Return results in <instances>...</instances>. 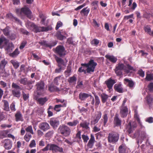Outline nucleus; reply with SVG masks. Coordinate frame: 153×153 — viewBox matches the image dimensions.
<instances>
[{"mask_svg":"<svg viewBox=\"0 0 153 153\" xmlns=\"http://www.w3.org/2000/svg\"><path fill=\"white\" fill-rule=\"evenodd\" d=\"M97 65V63L95 62L93 60L91 59L88 63H82V66L79 68L78 71L80 73L84 72L85 74L86 70H85L84 67H85L87 68L86 70L87 72L91 74L94 72Z\"/></svg>","mask_w":153,"mask_h":153,"instance_id":"obj_1","label":"nucleus"},{"mask_svg":"<svg viewBox=\"0 0 153 153\" xmlns=\"http://www.w3.org/2000/svg\"><path fill=\"white\" fill-rule=\"evenodd\" d=\"M48 150L52 151L53 153L59 152H62L63 151V148L54 144H48L45 147L42 149L43 151H47Z\"/></svg>","mask_w":153,"mask_h":153,"instance_id":"obj_2","label":"nucleus"},{"mask_svg":"<svg viewBox=\"0 0 153 153\" xmlns=\"http://www.w3.org/2000/svg\"><path fill=\"white\" fill-rule=\"evenodd\" d=\"M58 132L65 137L69 136L71 134V129L68 126L62 125H60L58 129Z\"/></svg>","mask_w":153,"mask_h":153,"instance_id":"obj_3","label":"nucleus"},{"mask_svg":"<svg viewBox=\"0 0 153 153\" xmlns=\"http://www.w3.org/2000/svg\"><path fill=\"white\" fill-rule=\"evenodd\" d=\"M12 88L13 89L12 90V93L14 97L18 98L21 96L20 91L22 90L21 87L16 83L13 82L12 85Z\"/></svg>","mask_w":153,"mask_h":153,"instance_id":"obj_4","label":"nucleus"},{"mask_svg":"<svg viewBox=\"0 0 153 153\" xmlns=\"http://www.w3.org/2000/svg\"><path fill=\"white\" fill-rule=\"evenodd\" d=\"M119 139V134L116 132H111L110 133L108 137V140L109 143H114Z\"/></svg>","mask_w":153,"mask_h":153,"instance_id":"obj_5","label":"nucleus"},{"mask_svg":"<svg viewBox=\"0 0 153 153\" xmlns=\"http://www.w3.org/2000/svg\"><path fill=\"white\" fill-rule=\"evenodd\" d=\"M137 125L136 122H133L132 123L129 122L126 127V132L128 133V134L132 133L137 128Z\"/></svg>","mask_w":153,"mask_h":153,"instance_id":"obj_6","label":"nucleus"},{"mask_svg":"<svg viewBox=\"0 0 153 153\" xmlns=\"http://www.w3.org/2000/svg\"><path fill=\"white\" fill-rule=\"evenodd\" d=\"M124 65L123 63H119L116 66L114 71L117 76H121L123 75L122 71L125 68Z\"/></svg>","mask_w":153,"mask_h":153,"instance_id":"obj_7","label":"nucleus"},{"mask_svg":"<svg viewBox=\"0 0 153 153\" xmlns=\"http://www.w3.org/2000/svg\"><path fill=\"white\" fill-rule=\"evenodd\" d=\"M55 52L59 56L62 57L66 54V51L64 47L62 45H59L56 48Z\"/></svg>","mask_w":153,"mask_h":153,"instance_id":"obj_8","label":"nucleus"},{"mask_svg":"<svg viewBox=\"0 0 153 153\" xmlns=\"http://www.w3.org/2000/svg\"><path fill=\"white\" fill-rule=\"evenodd\" d=\"M66 35H67V34L66 32L63 30H62L57 31L55 36L59 40H62L64 39H66V36H65Z\"/></svg>","mask_w":153,"mask_h":153,"instance_id":"obj_9","label":"nucleus"},{"mask_svg":"<svg viewBox=\"0 0 153 153\" xmlns=\"http://www.w3.org/2000/svg\"><path fill=\"white\" fill-rule=\"evenodd\" d=\"M18 81L21 84H22L23 85H27L29 86L30 89H31L33 87V86L31 85L32 83V81L28 80V79L27 78H22L20 79H19Z\"/></svg>","mask_w":153,"mask_h":153,"instance_id":"obj_10","label":"nucleus"},{"mask_svg":"<svg viewBox=\"0 0 153 153\" xmlns=\"http://www.w3.org/2000/svg\"><path fill=\"white\" fill-rule=\"evenodd\" d=\"M49 123L53 128L55 129L59 125V122L56 118H52L50 119Z\"/></svg>","mask_w":153,"mask_h":153,"instance_id":"obj_11","label":"nucleus"},{"mask_svg":"<svg viewBox=\"0 0 153 153\" xmlns=\"http://www.w3.org/2000/svg\"><path fill=\"white\" fill-rule=\"evenodd\" d=\"M4 143V147L5 149L9 150L10 149L12 145V141L9 139H5L2 141Z\"/></svg>","mask_w":153,"mask_h":153,"instance_id":"obj_12","label":"nucleus"},{"mask_svg":"<svg viewBox=\"0 0 153 153\" xmlns=\"http://www.w3.org/2000/svg\"><path fill=\"white\" fill-rule=\"evenodd\" d=\"M39 128L44 131H45L50 128L49 124L47 122H43L40 123L39 126Z\"/></svg>","mask_w":153,"mask_h":153,"instance_id":"obj_13","label":"nucleus"},{"mask_svg":"<svg viewBox=\"0 0 153 153\" xmlns=\"http://www.w3.org/2000/svg\"><path fill=\"white\" fill-rule=\"evenodd\" d=\"M21 12L25 15H26L27 17L31 19V12L30 9L26 7H25L21 9Z\"/></svg>","mask_w":153,"mask_h":153,"instance_id":"obj_14","label":"nucleus"},{"mask_svg":"<svg viewBox=\"0 0 153 153\" xmlns=\"http://www.w3.org/2000/svg\"><path fill=\"white\" fill-rule=\"evenodd\" d=\"M39 43L41 45L49 47L50 48L54 46L56 44V42H53L50 43H48L47 41L44 40L39 42Z\"/></svg>","mask_w":153,"mask_h":153,"instance_id":"obj_15","label":"nucleus"},{"mask_svg":"<svg viewBox=\"0 0 153 153\" xmlns=\"http://www.w3.org/2000/svg\"><path fill=\"white\" fill-rule=\"evenodd\" d=\"M128 110L126 106H121L120 111V114L122 117H126L128 114Z\"/></svg>","mask_w":153,"mask_h":153,"instance_id":"obj_16","label":"nucleus"},{"mask_svg":"<svg viewBox=\"0 0 153 153\" xmlns=\"http://www.w3.org/2000/svg\"><path fill=\"white\" fill-rule=\"evenodd\" d=\"M31 27L33 28V30L36 33L43 32V27L38 26L33 23L30 24Z\"/></svg>","mask_w":153,"mask_h":153,"instance_id":"obj_17","label":"nucleus"},{"mask_svg":"<svg viewBox=\"0 0 153 153\" xmlns=\"http://www.w3.org/2000/svg\"><path fill=\"white\" fill-rule=\"evenodd\" d=\"M89 97L91 99L92 96L89 94L84 92L80 93L79 96V99L81 101H85Z\"/></svg>","mask_w":153,"mask_h":153,"instance_id":"obj_18","label":"nucleus"},{"mask_svg":"<svg viewBox=\"0 0 153 153\" xmlns=\"http://www.w3.org/2000/svg\"><path fill=\"white\" fill-rule=\"evenodd\" d=\"M116 82L115 80L114 79H112L111 78H109L105 82L107 87L109 90L112 89L114 84Z\"/></svg>","mask_w":153,"mask_h":153,"instance_id":"obj_19","label":"nucleus"},{"mask_svg":"<svg viewBox=\"0 0 153 153\" xmlns=\"http://www.w3.org/2000/svg\"><path fill=\"white\" fill-rule=\"evenodd\" d=\"M124 83L131 89L133 88L135 84L134 83L132 80L127 78L124 79Z\"/></svg>","mask_w":153,"mask_h":153,"instance_id":"obj_20","label":"nucleus"},{"mask_svg":"<svg viewBox=\"0 0 153 153\" xmlns=\"http://www.w3.org/2000/svg\"><path fill=\"white\" fill-rule=\"evenodd\" d=\"M37 90L38 91H43L44 89L45 83L43 81H40L36 84Z\"/></svg>","mask_w":153,"mask_h":153,"instance_id":"obj_21","label":"nucleus"},{"mask_svg":"<svg viewBox=\"0 0 153 153\" xmlns=\"http://www.w3.org/2000/svg\"><path fill=\"white\" fill-rule=\"evenodd\" d=\"M121 83L115 84L114 86V88L115 91L119 93L123 92V89Z\"/></svg>","mask_w":153,"mask_h":153,"instance_id":"obj_22","label":"nucleus"},{"mask_svg":"<svg viewBox=\"0 0 153 153\" xmlns=\"http://www.w3.org/2000/svg\"><path fill=\"white\" fill-rule=\"evenodd\" d=\"M15 120L16 122L23 121L24 120L22 115L20 111H17L15 115Z\"/></svg>","mask_w":153,"mask_h":153,"instance_id":"obj_23","label":"nucleus"},{"mask_svg":"<svg viewBox=\"0 0 153 153\" xmlns=\"http://www.w3.org/2000/svg\"><path fill=\"white\" fill-rule=\"evenodd\" d=\"M102 114L100 112H98L95 115V117L94 119L91 121V123L93 124H95L99 121L101 117Z\"/></svg>","mask_w":153,"mask_h":153,"instance_id":"obj_24","label":"nucleus"},{"mask_svg":"<svg viewBox=\"0 0 153 153\" xmlns=\"http://www.w3.org/2000/svg\"><path fill=\"white\" fill-rule=\"evenodd\" d=\"M49 91L52 92H59L60 91L59 89L57 87L53 84H51L48 86Z\"/></svg>","mask_w":153,"mask_h":153,"instance_id":"obj_25","label":"nucleus"},{"mask_svg":"<svg viewBox=\"0 0 153 153\" xmlns=\"http://www.w3.org/2000/svg\"><path fill=\"white\" fill-rule=\"evenodd\" d=\"M105 57L113 63H115L117 60V58L113 55L107 54L105 56Z\"/></svg>","mask_w":153,"mask_h":153,"instance_id":"obj_26","label":"nucleus"},{"mask_svg":"<svg viewBox=\"0 0 153 153\" xmlns=\"http://www.w3.org/2000/svg\"><path fill=\"white\" fill-rule=\"evenodd\" d=\"M8 40L4 36L0 38V46L3 47L7 45Z\"/></svg>","mask_w":153,"mask_h":153,"instance_id":"obj_27","label":"nucleus"},{"mask_svg":"<svg viewBox=\"0 0 153 153\" xmlns=\"http://www.w3.org/2000/svg\"><path fill=\"white\" fill-rule=\"evenodd\" d=\"M90 123L89 122L85 121L81 123L80 125V127L85 130H89L90 127H89Z\"/></svg>","mask_w":153,"mask_h":153,"instance_id":"obj_28","label":"nucleus"},{"mask_svg":"<svg viewBox=\"0 0 153 153\" xmlns=\"http://www.w3.org/2000/svg\"><path fill=\"white\" fill-rule=\"evenodd\" d=\"M36 100L37 103L41 105H43L47 101L48 99L46 97H45L44 98H36Z\"/></svg>","mask_w":153,"mask_h":153,"instance_id":"obj_29","label":"nucleus"},{"mask_svg":"<svg viewBox=\"0 0 153 153\" xmlns=\"http://www.w3.org/2000/svg\"><path fill=\"white\" fill-rule=\"evenodd\" d=\"M95 139L93 135L91 134V137L87 144V146L89 148H92L94 145Z\"/></svg>","mask_w":153,"mask_h":153,"instance_id":"obj_30","label":"nucleus"},{"mask_svg":"<svg viewBox=\"0 0 153 153\" xmlns=\"http://www.w3.org/2000/svg\"><path fill=\"white\" fill-rule=\"evenodd\" d=\"M113 122L115 126H119L121 125V120L117 114H116L114 117Z\"/></svg>","mask_w":153,"mask_h":153,"instance_id":"obj_31","label":"nucleus"},{"mask_svg":"<svg viewBox=\"0 0 153 153\" xmlns=\"http://www.w3.org/2000/svg\"><path fill=\"white\" fill-rule=\"evenodd\" d=\"M108 112L107 111H105L104 112V114L102 116L103 120V123L104 126H105L106 123L108 122Z\"/></svg>","mask_w":153,"mask_h":153,"instance_id":"obj_32","label":"nucleus"},{"mask_svg":"<svg viewBox=\"0 0 153 153\" xmlns=\"http://www.w3.org/2000/svg\"><path fill=\"white\" fill-rule=\"evenodd\" d=\"M66 106V103H64L62 105H55L53 109L56 112H59L61 111V107H65Z\"/></svg>","mask_w":153,"mask_h":153,"instance_id":"obj_33","label":"nucleus"},{"mask_svg":"<svg viewBox=\"0 0 153 153\" xmlns=\"http://www.w3.org/2000/svg\"><path fill=\"white\" fill-rule=\"evenodd\" d=\"M99 96L101 98L102 102L103 103L106 102L109 97L105 93L101 94Z\"/></svg>","mask_w":153,"mask_h":153,"instance_id":"obj_34","label":"nucleus"},{"mask_svg":"<svg viewBox=\"0 0 153 153\" xmlns=\"http://www.w3.org/2000/svg\"><path fill=\"white\" fill-rule=\"evenodd\" d=\"M7 17L12 21L19 22L20 20L17 18L15 17L11 13L7 14Z\"/></svg>","mask_w":153,"mask_h":153,"instance_id":"obj_35","label":"nucleus"},{"mask_svg":"<svg viewBox=\"0 0 153 153\" xmlns=\"http://www.w3.org/2000/svg\"><path fill=\"white\" fill-rule=\"evenodd\" d=\"M134 117L135 119L136 120L138 123L140 125V127L141 128H143V125L140 122V119L139 117V116L138 114V113L136 111H134Z\"/></svg>","mask_w":153,"mask_h":153,"instance_id":"obj_36","label":"nucleus"},{"mask_svg":"<svg viewBox=\"0 0 153 153\" xmlns=\"http://www.w3.org/2000/svg\"><path fill=\"white\" fill-rule=\"evenodd\" d=\"M146 100L150 107H153V99L150 96L148 95L147 96Z\"/></svg>","mask_w":153,"mask_h":153,"instance_id":"obj_37","label":"nucleus"},{"mask_svg":"<svg viewBox=\"0 0 153 153\" xmlns=\"http://www.w3.org/2000/svg\"><path fill=\"white\" fill-rule=\"evenodd\" d=\"M7 63V61L4 59L1 60L0 63V69L4 71L5 67Z\"/></svg>","mask_w":153,"mask_h":153,"instance_id":"obj_38","label":"nucleus"},{"mask_svg":"<svg viewBox=\"0 0 153 153\" xmlns=\"http://www.w3.org/2000/svg\"><path fill=\"white\" fill-rule=\"evenodd\" d=\"M10 132V130H7L2 131L0 133V138H3L7 137V134Z\"/></svg>","mask_w":153,"mask_h":153,"instance_id":"obj_39","label":"nucleus"},{"mask_svg":"<svg viewBox=\"0 0 153 153\" xmlns=\"http://www.w3.org/2000/svg\"><path fill=\"white\" fill-rule=\"evenodd\" d=\"M87 8V7L84 8L81 11L80 13L81 14H83L84 16H87L90 10L89 8Z\"/></svg>","mask_w":153,"mask_h":153,"instance_id":"obj_40","label":"nucleus"},{"mask_svg":"<svg viewBox=\"0 0 153 153\" xmlns=\"http://www.w3.org/2000/svg\"><path fill=\"white\" fill-rule=\"evenodd\" d=\"M99 1H94L92 2L91 4L92 6V9L93 10H97L98 7V3Z\"/></svg>","mask_w":153,"mask_h":153,"instance_id":"obj_41","label":"nucleus"},{"mask_svg":"<svg viewBox=\"0 0 153 153\" xmlns=\"http://www.w3.org/2000/svg\"><path fill=\"white\" fill-rule=\"evenodd\" d=\"M71 71V67L70 65L67 66V69L64 72V74L66 77L69 76L70 75V73Z\"/></svg>","mask_w":153,"mask_h":153,"instance_id":"obj_42","label":"nucleus"},{"mask_svg":"<svg viewBox=\"0 0 153 153\" xmlns=\"http://www.w3.org/2000/svg\"><path fill=\"white\" fill-rule=\"evenodd\" d=\"M77 80L76 77L74 75L72 77H69L68 80L70 83H75Z\"/></svg>","mask_w":153,"mask_h":153,"instance_id":"obj_43","label":"nucleus"},{"mask_svg":"<svg viewBox=\"0 0 153 153\" xmlns=\"http://www.w3.org/2000/svg\"><path fill=\"white\" fill-rule=\"evenodd\" d=\"M79 123V121L77 120H75L72 122H68L67 123V124L69 126L72 127L76 126Z\"/></svg>","mask_w":153,"mask_h":153,"instance_id":"obj_44","label":"nucleus"},{"mask_svg":"<svg viewBox=\"0 0 153 153\" xmlns=\"http://www.w3.org/2000/svg\"><path fill=\"white\" fill-rule=\"evenodd\" d=\"M143 29L145 32L149 35L151 32V26L149 25H145L143 27Z\"/></svg>","mask_w":153,"mask_h":153,"instance_id":"obj_45","label":"nucleus"},{"mask_svg":"<svg viewBox=\"0 0 153 153\" xmlns=\"http://www.w3.org/2000/svg\"><path fill=\"white\" fill-rule=\"evenodd\" d=\"M39 17L41 19V22L43 25H45V21L47 18V17L45 15L40 14L39 15Z\"/></svg>","mask_w":153,"mask_h":153,"instance_id":"obj_46","label":"nucleus"},{"mask_svg":"<svg viewBox=\"0 0 153 153\" xmlns=\"http://www.w3.org/2000/svg\"><path fill=\"white\" fill-rule=\"evenodd\" d=\"M19 53L18 49L16 48L13 53L10 54V56L13 57H15L18 56Z\"/></svg>","mask_w":153,"mask_h":153,"instance_id":"obj_47","label":"nucleus"},{"mask_svg":"<svg viewBox=\"0 0 153 153\" xmlns=\"http://www.w3.org/2000/svg\"><path fill=\"white\" fill-rule=\"evenodd\" d=\"M56 60L58 63H60L64 66H66L65 64V63L64 60L62 58L59 57H56Z\"/></svg>","mask_w":153,"mask_h":153,"instance_id":"obj_48","label":"nucleus"},{"mask_svg":"<svg viewBox=\"0 0 153 153\" xmlns=\"http://www.w3.org/2000/svg\"><path fill=\"white\" fill-rule=\"evenodd\" d=\"M10 62L15 69H16L19 67V64L17 61L11 60Z\"/></svg>","mask_w":153,"mask_h":153,"instance_id":"obj_49","label":"nucleus"},{"mask_svg":"<svg viewBox=\"0 0 153 153\" xmlns=\"http://www.w3.org/2000/svg\"><path fill=\"white\" fill-rule=\"evenodd\" d=\"M9 27L7 26L3 30V32L4 34L7 36H9L10 32L9 31Z\"/></svg>","mask_w":153,"mask_h":153,"instance_id":"obj_50","label":"nucleus"},{"mask_svg":"<svg viewBox=\"0 0 153 153\" xmlns=\"http://www.w3.org/2000/svg\"><path fill=\"white\" fill-rule=\"evenodd\" d=\"M54 133V131L53 130L49 131L45 134V137L47 138L51 137L53 136Z\"/></svg>","mask_w":153,"mask_h":153,"instance_id":"obj_51","label":"nucleus"},{"mask_svg":"<svg viewBox=\"0 0 153 153\" xmlns=\"http://www.w3.org/2000/svg\"><path fill=\"white\" fill-rule=\"evenodd\" d=\"M145 79L148 81H151L153 80V74H147Z\"/></svg>","mask_w":153,"mask_h":153,"instance_id":"obj_52","label":"nucleus"},{"mask_svg":"<svg viewBox=\"0 0 153 153\" xmlns=\"http://www.w3.org/2000/svg\"><path fill=\"white\" fill-rule=\"evenodd\" d=\"M3 101L4 110L8 111L9 109V104L8 102L6 100H4Z\"/></svg>","mask_w":153,"mask_h":153,"instance_id":"obj_53","label":"nucleus"},{"mask_svg":"<svg viewBox=\"0 0 153 153\" xmlns=\"http://www.w3.org/2000/svg\"><path fill=\"white\" fill-rule=\"evenodd\" d=\"M22 97L24 101H26L29 98V94H25L24 91L22 92Z\"/></svg>","mask_w":153,"mask_h":153,"instance_id":"obj_54","label":"nucleus"},{"mask_svg":"<svg viewBox=\"0 0 153 153\" xmlns=\"http://www.w3.org/2000/svg\"><path fill=\"white\" fill-rule=\"evenodd\" d=\"M95 99V105L98 106L100 103V101L99 97L95 94H94Z\"/></svg>","mask_w":153,"mask_h":153,"instance_id":"obj_55","label":"nucleus"},{"mask_svg":"<svg viewBox=\"0 0 153 153\" xmlns=\"http://www.w3.org/2000/svg\"><path fill=\"white\" fill-rule=\"evenodd\" d=\"M31 137V135L30 134H26L24 137V138L26 142L29 141L30 138Z\"/></svg>","mask_w":153,"mask_h":153,"instance_id":"obj_56","label":"nucleus"},{"mask_svg":"<svg viewBox=\"0 0 153 153\" xmlns=\"http://www.w3.org/2000/svg\"><path fill=\"white\" fill-rule=\"evenodd\" d=\"M53 28L51 25H49L46 27H43V32H47L49 30H51Z\"/></svg>","mask_w":153,"mask_h":153,"instance_id":"obj_57","label":"nucleus"},{"mask_svg":"<svg viewBox=\"0 0 153 153\" xmlns=\"http://www.w3.org/2000/svg\"><path fill=\"white\" fill-rule=\"evenodd\" d=\"M25 130L27 132H30L32 134H33V132L31 126H28L25 128Z\"/></svg>","mask_w":153,"mask_h":153,"instance_id":"obj_58","label":"nucleus"},{"mask_svg":"<svg viewBox=\"0 0 153 153\" xmlns=\"http://www.w3.org/2000/svg\"><path fill=\"white\" fill-rule=\"evenodd\" d=\"M62 25L63 24L60 21L58 22L57 23L55 27L56 30H58L60 27H62Z\"/></svg>","mask_w":153,"mask_h":153,"instance_id":"obj_59","label":"nucleus"},{"mask_svg":"<svg viewBox=\"0 0 153 153\" xmlns=\"http://www.w3.org/2000/svg\"><path fill=\"white\" fill-rule=\"evenodd\" d=\"M61 77L60 76H58L56 77L54 79L53 82L56 85H58L59 83H58V80L60 79Z\"/></svg>","mask_w":153,"mask_h":153,"instance_id":"obj_60","label":"nucleus"},{"mask_svg":"<svg viewBox=\"0 0 153 153\" xmlns=\"http://www.w3.org/2000/svg\"><path fill=\"white\" fill-rule=\"evenodd\" d=\"M99 43V41L97 39H94L91 42V44L92 45H97Z\"/></svg>","mask_w":153,"mask_h":153,"instance_id":"obj_61","label":"nucleus"},{"mask_svg":"<svg viewBox=\"0 0 153 153\" xmlns=\"http://www.w3.org/2000/svg\"><path fill=\"white\" fill-rule=\"evenodd\" d=\"M8 37L11 40H14L16 39V35L14 33H11L10 34H9V36Z\"/></svg>","mask_w":153,"mask_h":153,"instance_id":"obj_62","label":"nucleus"},{"mask_svg":"<svg viewBox=\"0 0 153 153\" xmlns=\"http://www.w3.org/2000/svg\"><path fill=\"white\" fill-rule=\"evenodd\" d=\"M27 44V42L26 41H23L21 44L20 47L19 48L22 50V49Z\"/></svg>","mask_w":153,"mask_h":153,"instance_id":"obj_63","label":"nucleus"},{"mask_svg":"<svg viewBox=\"0 0 153 153\" xmlns=\"http://www.w3.org/2000/svg\"><path fill=\"white\" fill-rule=\"evenodd\" d=\"M138 74L142 77H144L145 75L144 72L142 69H140L138 71Z\"/></svg>","mask_w":153,"mask_h":153,"instance_id":"obj_64","label":"nucleus"}]
</instances>
